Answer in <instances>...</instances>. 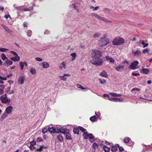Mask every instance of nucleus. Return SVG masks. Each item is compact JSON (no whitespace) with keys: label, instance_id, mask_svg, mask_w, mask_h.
<instances>
[{"label":"nucleus","instance_id":"nucleus-34","mask_svg":"<svg viewBox=\"0 0 152 152\" xmlns=\"http://www.w3.org/2000/svg\"><path fill=\"white\" fill-rule=\"evenodd\" d=\"M130 138L129 137H126L124 139V142L125 143H128L129 141Z\"/></svg>","mask_w":152,"mask_h":152},{"label":"nucleus","instance_id":"nucleus-17","mask_svg":"<svg viewBox=\"0 0 152 152\" xmlns=\"http://www.w3.org/2000/svg\"><path fill=\"white\" fill-rule=\"evenodd\" d=\"M4 64L6 67H8L9 65L12 64V62L10 60H7L4 63Z\"/></svg>","mask_w":152,"mask_h":152},{"label":"nucleus","instance_id":"nucleus-3","mask_svg":"<svg viewBox=\"0 0 152 152\" xmlns=\"http://www.w3.org/2000/svg\"><path fill=\"white\" fill-rule=\"evenodd\" d=\"M90 62L96 66H101L103 64L102 58H99L97 59L93 58L90 61Z\"/></svg>","mask_w":152,"mask_h":152},{"label":"nucleus","instance_id":"nucleus-44","mask_svg":"<svg viewBox=\"0 0 152 152\" xmlns=\"http://www.w3.org/2000/svg\"><path fill=\"white\" fill-rule=\"evenodd\" d=\"M72 5L73 6V7L74 8V9H75L76 10H77V12H79V10L77 8V6L75 5V4H72Z\"/></svg>","mask_w":152,"mask_h":152},{"label":"nucleus","instance_id":"nucleus-21","mask_svg":"<svg viewBox=\"0 0 152 152\" xmlns=\"http://www.w3.org/2000/svg\"><path fill=\"white\" fill-rule=\"evenodd\" d=\"M8 114L5 112L1 117L0 119L1 121H2L7 116Z\"/></svg>","mask_w":152,"mask_h":152},{"label":"nucleus","instance_id":"nucleus-9","mask_svg":"<svg viewBox=\"0 0 152 152\" xmlns=\"http://www.w3.org/2000/svg\"><path fill=\"white\" fill-rule=\"evenodd\" d=\"M1 26L8 33L12 34L13 31L10 30L7 26L4 25H1Z\"/></svg>","mask_w":152,"mask_h":152},{"label":"nucleus","instance_id":"nucleus-1","mask_svg":"<svg viewBox=\"0 0 152 152\" xmlns=\"http://www.w3.org/2000/svg\"><path fill=\"white\" fill-rule=\"evenodd\" d=\"M109 42V39L107 37V34H105L100 37L98 41V45L99 47H102L106 46Z\"/></svg>","mask_w":152,"mask_h":152},{"label":"nucleus","instance_id":"nucleus-56","mask_svg":"<svg viewBox=\"0 0 152 152\" xmlns=\"http://www.w3.org/2000/svg\"><path fill=\"white\" fill-rule=\"evenodd\" d=\"M55 131H56V133H59L60 131H59V129H58V128H55Z\"/></svg>","mask_w":152,"mask_h":152},{"label":"nucleus","instance_id":"nucleus-64","mask_svg":"<svg viewBox=\"0 0 152 152\" xmlns=\"http://www.w3.org/2000/svg\"><path fill=\"white\" fill-rule=\"evenodd\" d=\"M31 144H32L33 145H35L36 144V142L33 140L31 142H30Z\"/></svg>","mask_w":152,"mask_h":152},{"label":"nucleus","instance_id":"nucleus-46","mask_svg":"<svg viewBox=\"0 0 152 152\" xmlns=\"http://www.w3.org/2000/svg\"><path fill=\"white\" fill-rule=\"evenodd\" d=\"M149 50L147 49H145L142 50V52L143 54H145L146 53L148 52L149 51Z\"/></svg>","mask_w":152,"mask_h":152},{"label":"nucleus","instance_id":"nucleus-13","mask_svg":"<svg viewBox=\"0 0 152 152\" xmlns=\"http://www.w3.org/2000/svg\"><path fill=\"white\" fill-rule=\"evenodd\" d=\"M13 107L12 106H10L7 107L5 110V112L8 114L11 113L12 111Z\"/></svg>","mask_w":152,"mask_h":152},{"label":"nucleus","instance_id":"nucleus-59","mask_svg":"<svg viewBox=\"0 0 152 152\" xmlns=\"http://www.w3.org/2000/svg\"><path fill=\"white\" fill-rule=\"evenodd\" d=\"M42 151L40 147V148H38V149H37L36 151H35V152H38V151H39V152H41Z\"/></svg>","mask_w":152,"mask_h":152},{"label":"nucleus","instance_id":"nucleus-23","mask_svg":"<svg viewBox=\"0 0 152 152\" xmlns=\"http://www.w3.org/2000/svg\"><path fill=\"white\" fill-rule=\"evenodd\" d=\"M79 129L78 128H78H74L73 129V132L75 134H79Z\"/></svg>","mask_w":152,"mask_h":152},{"label":"nucleus","instance_id":"nucleus-8","mask_svg":"<svg viewBox=\"0 0 152 152\" xmlns=\"http://www.w3.org/2000/svg\"><path fill=\"white\" fill-rule=\"evenodd\" d=\"M139 62L137 61H134L132 63L130 66H129V68L130 69L133 70L135 69H137L136 66L138 64Z\"/></svg>","mask_w":152,"mask_h":152},{"label":"nucleus","instance_id":"nucleus-58","mask_svg":"<svg viewBox=\"0 0 152 152\" xmlns=\"http://www.w3.org/2000/svg\"><path fill=\"white\" fill-rule=\"evenodd\" d=\"M11 53H12L14 55L16 56H18V54L14 51H11Z\"/></svg>","mask_w":152,"mask_h":152},{"label":"nucleus","instance_id":"nucleus-29","mask_svg":"<svg viewBox=\"0 0 152 152\" xmlns=\"http://www.w3.org/2000/svg\"><path fill=\"white\" fill-rule=\"evenodd\" d=\"M34 8L33 7H30L28 8H26L23 9V10L24 11H29L33 10Z\"/></svg>","mask_w":152,"mask_h":152},{"label":"nucleus","instance_id":"nucleus-45","mask_svg":"<svg viewBox=\"0 0 152 152\" xmlns=\"http://www.w3.org/2000/svg\"><path fill=\"white\" fill-rule=\"evenodd\" d=\"M36 141L37 142H41L42 141V138L40 137H39L37 138Z\"/></svg>","mask_w":152,"mask_h":152},{"label":"nucleus","instance_id":"nucleus-6","mask_svg":"<svg viewBox=\"0 0 152 152\" xmlns=\"http://www.w3.org/2000/svg\"><path fill=\"white\" fill-rule=\"evenodd\" d=\"M83 138L85 139H87L88 138L90 140H91L94 141L95 140V138L91 134H88L87 132H84L83 134Z\"/></svg>","mask_w":152,"mask_h":152},{"label":"nucleus","instance_id":"nucleus-40","mask_svg":"<svg viewBox=\"0 0 152 152\" xmlns=\"http://www.w3.org/2000/svg\"><path fill=\"white\" fill-rule=\"evenodd\" d=\"M77 86L78 88H80L82 89L83 90L85 88L81 84H77Z\"/></svg>","mask_w":152,"mask_h":152},{"label":"nucleus","instance_id":"nucleus-36","mask_svg":"<svg viewBox=\"0 0 152 152\" xmlns=\"http://www.w3.org/2000/svg\"><path fill=\"white\" fill-rule=\"evenodd\" d=\"M30 72L33 74H34L36 73V69L33 68H31L30 70Z\"/></svg>","mask_w":152,"mask_h":152},{"label":"nucleus","instance_id":"nucleus-18","mask_svg":"<svg viewBox=\"0 0 152 152\" xmlns=\"http://www.w3.org/2000/svg\"><path fill=\"white\" fill-rule=\"evenodd\" d=\"M20 59V58L18 56H16L15 57L11 58V60L14 61H19Z\"/></svg>","mask_w":152,"mask_h":152},{"label":"nucleus","instance_id":"nucleus-55","mask_svg":"<svg viewBox=\"0 0 152 152\" xmlns=\"http://www.w3.org/2000/svg\"><path fill=\"white\" fill-rule=\"evenodd\" d=\"M62 64L63 66V67L64 68H65V67L66 66V64L65 63V62L64 61H63L62 63Z\"/></svg>","mask_w":152,"mask_h":152},{"label":"nucleus","instance_id":"nucleus-7","mask_svg":"<svg viewBox=\"0 0 152 152\" xmlns=\"http://www.w3.org/2000/svg\"><path fill=\"white\" fill-rule=\"evenodd\" d=\"M0 99L1 102L5 104L9 103L11 101L10 99H8L7 96H1Z\"/></svg>","mask_w":152,"mask_h":152},{"label":"nucleus","instance_id":"nucleus-47","mask_svg":"<svg viewBox=\"0 0 152 152\" xmlns=\"http://www.w3.org/2000/svg\"><path fill=\"white\" fill-rule=\"evenodd\" d=\"M29 147L31 150H33L35 148V147L32 144H30Z\"/></svg>","mask_w":152,"mask_h":152},{"label":"nucleus","instance_id":"nucleus-42","mask_svg":"<svg viewBox=\"0 0 152 152\" xmlns=\"http://www.w3.org/2000/svg\"><path fill=\"white\" fill-rule=\"evenodd\" d=\"M8 49L4 48H0V51L1 52H4L7 50H8Z\"/></svg>","mask_w":152,"mask_h":152},{"label":"nucleus","instance_id":"nucleus-14","mask_svg":"<svg viewBox=\"0 0 152 152\" xmlns=\"http://www.w3.org/2000/svg\"><path fill=\"white\" fill-rule=\"evenodd\" d=\"M59 133L63 134H65L66 132L67 131H69V130L63 128V127L59 128Z\"/></svg>","mask_w":152,"mask_h":152},{"label":"nucleus","instance_id":"nucleus-51","mask_svg":"<svg viewBox=\"0 0 152 152\" xmlns=\"http://www.w3.org/2000/svg\"><path fill=\"white\" fill-rule=\"evenodd\" d=\"M104 21L105 22L108 23H111L112 22V21L106 19L105 18L104 19Z\"/></svg>","mask_w":152,"mask_h":152},{"label":"nucleus","instance_id":"nucleus-48","mask_svg":"<svg viewBox=\"0 0 152 152\" xmlns=\"http://www.w3.org/2000/svg\"><path fill=\"white\" fill-rule=\"evenodd\" d=\"M42 132L43 133L45 134L47 132H48V129L45 128H44L43 129H42Z\"/></svg>","mask_w":152,"mask_h":152},{"label":"nucleus","instance_id":"nucleus-61","mask_svg":"<svg viewBox=\"0 0 152 152\" xmlns=\"http://www.w3.org/2000/svg\"><path fill=\"white\" fill-rule=\"evenodd\" d=\"M99 9V6H97L94 8V9L93 10V11L96 10H98Z\"/></svg>","mask_w":152,"mask_h":152},{"label":"nucleus","instance_id":"nucleus-49","mask_svg":"<svg viewBox=\"0 0 152 152\" xmlns=\"http://www.w3.org/2000/svg\"><path fill=\"white\" fill-rule=\"evenodd\" d=\"M91 15H93L96 18L98 19L99 17V16L98 15L96 14L95 13H93V14H92Z\"/></svg>","mask_w":152,"mask_h":152},{"label":"nucleus","instance_id":"nucleus-32","mask_svg":"<svg viewBox=\"0 0 152 152\" xmlns=\"http://www.w3.org/2000/svg\"><path fill=\"white\" fill-rule=\"evenodd\" d=\"M101 35V33L100 32L96 33L94 35L93 37L94 38H96L97 37H98L100 36Z\"/></svg>","mask_w":152,"mask_h":152},{"label":"nucleus","instance_id":"nucleus-20","mask_svg":"<svg viewBox=\"0 0 152 152\" xmlns=\"http://www.w3.org/2000/svg\"><path fill=\"white\" fill-rule=\"evenodd\" d=\"M69 131H67V132H66L65 134H66V139L67 140H70L71 139V137L70 134L68 132Z\"/></svg>","mask_w":152,"mask_h":152},{"label":"nucleus","instance_id":"nucleus-25","mask_svg":"<svg viewBox=\"0 0 152 152\" xmlns=\"http://www.w3.org/2000/svg\"><path fill=\"white\" fill-rule=\"evenodd\" d=\"M133 53H134V56H138L139 55L141 54V53L139 51H136L135 52H134V51H132Z\"/></svg>","mask_w":152,"mask_h":152},{"label":"nucleus","instance_id":"nucleus-11","mask_svg":"<svg viewBox=\"0 0 152 152\" xmlns=\"http://www.w3.org/2000/svg\"><path fill=\"white\" fill-rule=\"evenodd\" d=\"M119 147V145L117 144L113 146L111 148V150L113 152H115L118 150V148Z\"/></svg>","mask_w":152,"mask_h":152},{"label":"nucleus","instance_id":"nucleus-39","mask_svg":"<svg viewBox=\"0 0 152 152\" xmlns=\"http://www.w3.org/2000/svg\"><path fill=\"white\" fill-rule=\"evenodd\" d=\"M93 147L94 149L97 148L98 147V144L95 142L94 143L93 145Z\"/></svg>","mask_w":152,"mask_h":152},{"label":"nucleus","instance_id":"nucleus-15","mask_svg":"<svg viewBox=\"0 0 152 152\" xmlns=\"http://www.w3.org/2000/svg\"><path fill=\"white\" fill-rule=\"evenodd\" d=\"M70 75L68 74H65L63 76H60L59 77L60 78H61V80L64 81H65L66 79V78L65 77V76H70Z\"/></svg>","mask_w":152,"mask_h":152},{"label":"nucleus","instance_id":"nucleus-30","mask_svg":"<svg viewBox=\"0 0 152 152\" xmlns=\"http://www.w3.org/2000/svg\"><path fill=\"white\" fill-rule=\"evenodd\" d=\"M96 117L95 115H94L91 117L90 118V120L92 122L95 121L96 120Z\"/></svg>","mask_w":152,"mask_h":152},{"label":"nucleus","instance_id":"nucleus-35","mask_svg":"<svg viewBox=\"0 0 152 152\" xmlns=\"http://www.w3.org/2000/svg\"><path fill=\"white\" fill-rule=\"evenodd\" d=\"M1 57L3 60H5L6 59H7V58L6 57L5 54L4 53H2L1 55Z\"/></svg>","mask_w":152,"mask_h":152},{"label":"nucleus","instance_id":"nucleus-27","mask_svg":"<svg viewBox=\"0 0 152 152\" xmlns=\"http://www.w3.org/2000/svg\"><path fill=\"white\" fill-rule=\"evenodd\" d=\"M57 138L61 142H62L63 140V138L61 134H58L57 136Z\"/></svg>","mask_w":152,"mask_h":152},{"label":"nucleus","instance_id":"nucleus-10","mask_svg":"<svg viewBox=\"0 0 152 152\" xmlns=\"http://www.w3.org/2000/svg\"><path fill=\"white\" fill-rule=\"evenodd\" d=\"M25 80V77L22 75H20L18 79V81L19 84H22Z\"/></svg>","mask_w":152,"mask_h":152},{"label":"nucleus","instance_id":"nucleus-4","mask_svg":"<svg viewBox=\"0 0 152 152\" xmlns=\"http://www.w3.org/2000/svg\"><path fill=\"white\" fill-rule=\"evenodd\" d=\"M91 55L93 58L97 59L102 56V52L99 50H92Z\"/></svg>","mask_w":152,"mask_h":152},{"label":"nucleus","instance_id":"nucleus-38","mask_svg":"<svg viewBox=\"0 0 152 152\" xmlns=\"http://www.w3.org/2000/svg\"><path fill=\"white\" fill-rule=\"evenodd\" d=\"M19 65L21 67V69L22 70H23V69L24 65L23 62H19Z\"/></svg>","mask_w":152,"mask_h":152},{"label":"nucleus","instance_id":"nucleus-57","mask_svg":"<svg viewBox=\"0 0 152 152\" xmlns=\"http://www.w3.org/2000/svg\"><path fill=\"white\" fill-rule=\"evenodd\" d=\"M119 151L120 152H122L124 150V148L122 147H120L119 146V147H118Z\"/></svg>","mask_w":152,"mask_h":152},{"label":"nucleus","instance_id":"nucleus-22","mask_svg":"<svg viewBox=\"0 0 152 152\" xmlns=\"http://www.w3.org/2000/svg\"><path fill=\"white\" fill-rule=\"evenodd\" d=\"M48 130L51 133H54L56 132L55 128L53 127L49 128Z\"/></svg>","mask_w":152,"mask_h":152},{"label":"nucleus","instance_id":"nucleus-31","mask_svg":"<svg viewBox=\"0 0 152 152\" xmlns=\"http://www.w3.org/2000/svg\"><path fill=\"white\" fill-rule=\"evenodd\" d=\"M32 31L30 30H28L26 33L27 36L28 37H30L32 35Z\"/></svg>","mask_w":152,"mask_h":152},{"label":"nucleus","instance_id":"nucleus-19","mask_svg":"<svg viewBox=\"0 0 152 152\" xmlns=\"http://www.w3.org/2000/svg\"><path fill=\"white\" fill-rule=\"evenodd\" d=\"M42 65L44 68H48L49 66L48 63L46 62H43L42 63Z\"/></svg>","mask_w":152,"mask_h":152},{"label":"nucleus","instance_id":"nucleus-33","mask_svg":"<svg viewBox=\"0 0 152 152\" xmlns=\"http://www.w3.org/2000/svg\"><path fill=\"white\" fill-rule=\"evenodd\" d=\"M124 66H117L115 68V69L118 71H119L121 69H123Z\"/></svg>","mask_w":152,"mask_h":152},{"label":"nucleus","instance_id":"nucleus-60","mask_svg":"<svg viewBox=\"0 0 152 152\" xmlns=\"http://www.w3.org/2000/svg\"><path fill=\"white\" fill-rule=\"evenodd\" d=\"M109 95H120L119 94H118L116 93H109Z\"/></svg>","mask_w":152,"mask_h":152},{"label":"nucleus","instance_id":"nucleus-43","mask_svg":"<svg viewBox=\"0 0 152 152\" xmlns=\"http://www.w3.org/2000/svg\"><path fill=\"white\" fill-rule=\"evenodd\" d=\"M78 128L79 130L80 129L82 132H84L86 130L85 129L81 126H79Z\"/></svg>","mask_w":152,"mask_h":152},{"label":"nucleus","instance_id":"nucleus-41","mask_svg":"<svg viewBox=\"0 0 152 152\" xmlns=\"http://www.w3.org/2000/svg\"><path fill=\"white\" fill-rule=\"evenodd\" d=\"M99 82L101 84H104L106 83V80H102L101 79H99Z\"/></svg>","mask_w":152,"mask_h":152},{"label":"nucleus","instance_id":"nucleus-5","mask_svg":"<svg viewBox=\"0 0 152 152\" xmlns=\"http://www.w3.org/2000/svg\"><path fill=\"white\" fill-rule=\"evenodd\" d=\"M103 98L105 99H108L111 101H113L115 102H122L124 99L122 98H110V96H102Z\"/></svg>","mask_w":152,"mask_h":152},{"label":"nucleus","instance_id":"nucleus-53","mask_svg":"<svg viewBox=\"0 0 152 152\" xmlns=\"http://www.w3.org/2000/svg\"><path fill=\"white\" fill-rule=\"evenodd\" d=\"M104 18L99 16L98 19L101 21H104Z\"/></svg>","mask_w":152,"mask_h":152},{"label":"nucleus","instance_id":"nucleus-62","mask_svg":"<svg viewBox=\"0 0 152 152\" xmlns=\"http://www.w3.org/2000/svg\"><path fill=\"white\" fill-rule=\"evenodd\" d=\"M23 26L24 27H27L28 25L27 23L26 22H24L23 24Z\"/></svg>","mask_w":152,"mask_h":152},{"label":"nucleus","instance_id":"nucleus-16","mask_svg":"<svg viewBox=\"0 0 152 152\" xmlns=\"http://www.w3.org/2000/svg\"><path fill=\"white\" fill-rule=\"evenodd\" d=\"M149 72V70L148 69L143 68L141 70V72L143 74H147Z\"/></svg>","mask_w":152,"mask_h":152},{"label":"nucleus","instance_id":"nucleus-26","mask_svg":"<svg viewBox=\"0 0 152 152\" xmlns=\"http://www.w3.org/2000/svg\"><path fill=\"white\" fill-rule=\"evenodd\" d=\"M71 55L72 56L71 61H73L75 59V57L76 56V54L75 53H73L71 54Z\"/></svg>","mask_w":152,"mask_h":152},{"label":"nucleus","instance_id":"nucleus-37","mask_svg":"<svg viewBox=\"0 0 152 152\" xmlns=\"http://www.w3.org/2000/svg\"><path fill=\"white\" fill-rule=\"evenodd\" d=\"M141 43L143 45V48H145L148 46V43H145L143 40L142 41Z\"/></svg>","mask_w":152,"mask_h":152},{"label":"nucleus","instance_id":"nucleus-63","mask_svg":"<svg viewBox=\"0 0 152 152\" xmlns=\"http://www.w3.org/2000/svg\"><path fill=\"white\" fill-rule=\"evenodd\" d=\"M40 147L42 151V150L44 148H47V147H45L43 145L40 146Z\"/></svg>","mask_w":152,"mask_h":152},{"label":"nucleus","instance_id":"nucleus-28","mask_svg":"<svg viewBox=\"0 0 152 152\" xmlns=\"http://www.w3.org/2000/svg\"><path fill=\"white\" fill-rule=\"evenodd\" d=\"M103 149L105 152H109L110 150V148L108 147L105 145L104 146Z\"/></svg>","mask_w":152,"mask_h":152},{"label":"nucleus","instance_id":"nucleus-52","mask_svg":"<svg viewBox=\"0 0 152 152\" xmlns=\"http://www.w3.org/2000/svg\"><path fill=\"white\" fill-rule=\"evenodd\" d=\"M35 59L38 61H42V59L39 57H37L35 58Z\"/></svg>","mask_w":152,"mask_h":152},{"label":"nucleus","instance_id":"nucleus-54","mask_svg":"<svg viewBox=\"0 0 152 152\" xmlns=\"http://www.w3.org/2000/svg\"><path fill=\"white\" fill-rule=\"evenodd\" d=\"M132 75L133 76H139L140 75V74L139 73H136L134 72H132Z\"/></svg>","mask_w":152,"mask_h":152},{"label":"nucleus","instance_id":"nucleus-12","mask_svg":"<svg viewBox=\"0 0 152 152\" xmlns=\"http://www.w3.org/2000/svg\"><path fill=\"white\" fill-rule=\"evenodd\" d=\"M106 60H109V62L112 64H114L115 62V60L113 58L110 57L109 56H106L105 57Z\"/></svg>","mask_w":152,"mask_h":152},{"label":"nucleus","instance_id":"nucleus-2","mask_svg":"<svg viewBox=\"0 0 152 152\" xmlns=\"http://www.w3.org/2000/svg\"><path fill=\"white\" fill-rule=\"evenodd\" d=\"M125 40L122 37H116L113 40L112 44L114 45H118L123 44L124 43Z\"/></svg>","mask_w":152,"mask_h":152},{"label":"nucleus","instance_id":"nucleus-50","mask_svg":"<svg viewBox=\"0 0 152 152\" xmlns=\"http://www.w3.org/2000/svg\"><path fill=\"white\" fill-rule=\"evenodd\" d=\"M91 15H93L96 18L98 19L99 17V16L98 15L96 14L95 13H93V14H92Z\"/></svg>","mask_w":152,"mask_h":152},{"label":"nucleus","instance_id":"nucleus-24","mask_svg":"<svg viewBox=\"0 0 152 152\" xmlns=\"http://www.w3.org/2000/svg\"><path fill=\"white\" fill-rule=\"evenodd\" d=\"M100 74L101 75L106 77H107L108 75L107 72L104 71H103Z\"/></svg>","mask_w":152,"mask_h":152}]
</instances>
